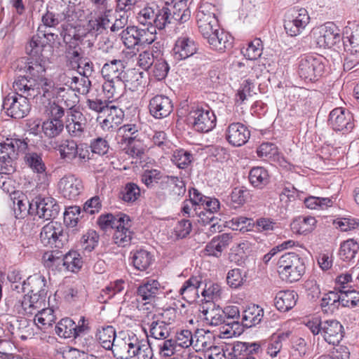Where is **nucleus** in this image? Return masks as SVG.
I'll list each match as a JSON object with an SVG mask.
<instances>
[{
  "label": "nucleus",
  "mask_w": 359,
  "mask_h": 359,
  "mask_svg": "<svg viewBox=\"0 0 359 359\" xmlns=\"http://www.w3.org/2000/svg\"><path fill=\"white\" fill-rule=\"evenodd\" d=\"M125 67L124 62L117 59L107 60L103 65L101 69L104 79L102 88L109 98H116L121 95V90L125 86Z\"/></svg>",
  "instance_id": "obj_1"
},
{
  "label": "nucleus",
  "mask_w": 359,
  "mask_h": 359,
  "mask_svg": "<svg viewBox=\"0 0 359 359\" xmlns=\"http://www.w3.org/2000/svg\"><path fill=\"white\" fill-rule=\"evenodd\" d=\"M27 142L19 138L6 139L0 143V173L10 175L16 170V161L20 153H25Z\"/></svg>",
  "instance_id": "obj_2"
},
{
  "label": "nucleus",
  "mask_w": 359,
  "mask_h": 359,
  "mask_svg": "<svg viewBox=\"0 0 359 359\" xmlns=\"http://www.w3.org/2000/svg\"><path fill=\"white\" fill-rule=\"evenodd\" d=\"M306 325L313 335L320 334L330 344L337 345L344 337V327L337 320H322L319 317H314Z\"/></svg>",
  "instance_id": "obj_3"
},
{
  "label": "nucleus",
  "mask_w": 359,
  "mask_h": 359,
  "mask_svg": "<svg viewBox=\"0 0 359 359\" xmlns=\"http://www.w3.org/2000/svg\"><path fill=\"white\" fill-rule=\"evenodd\" d=\"M277 269L283 280L293 283L301 279L306 267L302 257L294 252H287L279 258Z\"/></svg>",
  "instance_id": "obj_4"
},
{
  "label": "nucleus",
  "mask_w": 359,
  "mask_h": 359,
  "mask_svg": "<svg viewBox=\"0 0 359 359\" xmlns=\"http://www.w3.org/2000/svg\"><path fill=\"white\" fill-rule=\"evenodd\" d=\"M328 62L322 55H304L299 61L298 74L306 81H317L325 73Z\"/></svg>",
  "instance_id": "obj_5"
},
{
  "label": "nucleus",
  "mask_w": 359,
  "mask_h": 359,
  "mask_svg": "<svg viewBox=\"0 0 359 359\" xmlns=\"http://www.w3.org/2000/svg\"><path fill=\"white\" fill-rule=\"evenodd\" d=\"M176 318V311L175 309L170 308L164 311L159 316H154L151 320L146 324L147 328L144 331L147 337H152L158 340H164L168 339L171 333V324Z\"/></svg>",
  "instance_id": "obj_6"
},
{
  "label": "nucleus",
  "mask_w": 359,
  "mask_h": 359,
  "mask_svg": "<svg viewBox=\"0 0 359 359\" xmlns=\"http://www.w3.org/2000/svg\"><path fill=\"white\" fill-rule=\"evenodd\" d=\"M55 149L59 152L60 158L65 161L78 159L79 162L84 163L90 158L88 144L84 143L78 144L73 140H62L57 142Z\"/></svg>",
  "instance_id": "obj_7"
},
{
  "label": "nucleus",
  "mask_w": 359,
  "mask_h": 359,
  "mask_svg": "<svg viewBox=\"0 0 359 359\" xmlns=\"http://www.w3.org/2000/svg\"><path fill=\"white\" fill-rule=\"evenodd\" d=\"M311 36L313 43L319 48H332L341 40V32L332 22L313 29Z\"/></svg>",
  "instance_id": "obj_8"
},
{
  "label": "nucleus",
  "mask_w": 359,
  "mask_h": 359,
  "mask_svg": "<svg viewBox=\"0 0 359 359\" xmlns=\"http://www.w3.org/2000/svg\"><path fill=\"white\" fill-rule=\"evenodd\" d=\"M29 211L30 215H38L39 218L49 220L58 216L60 208L53 197L39 195L30 202Z\"/></svg>",
  "instance_id": "obj_9"
},
{
  "label": "nucleus",
  "mask_w": 359,
  "mask_h": 359,
  "mask_svg": "<svg viewBox=\"0 0 359 359\" xmlns=\"http://www.w3.org/2000/svg\"><path fill=\"white\" fill-rule=\"evenodd\" d=\"M164 287L157 279L146 278L137 287L135 295L138 303L154 305L163 294Z\"/></svg>",
  "instance_id": "obj_10"
},
{
  "label": "nucleus",
  "mask_w": 359,
  "mask_h": 359,
  "mask_svg": "<svg viewBox=\"0 0 359 359\" xmlns=\"http://www.w3.org/2000/svg\"><path fill=\"white\" fill-rule=\"evenodd\" d=\"M215 6L205 2L202 4L196 13L198 28L203 37L209 36L213 31L219 29V24L215 13Z\"/></svg>",
  "instance_id": "obj_11"
},
{
  "label": "nucleus",
  "mask_w": 359,
  "mask_h": 359,
  "mask_svg": "<svg viewBox=\"0 0 359 359\" xmlns=\"http://www.w3.org/2000/svg\"><path fill=\"white\" fill-rule=\"evenodd\" d=\"M39 238L44 246L50 248H62L67 241L62 224L54 222L48 223L41 229Z\"/></svg>",
  "instance_id": "obj_12"
},
{
  "label": "nucleus",
  "mask_w": 359,
  "mask_h": 359,
  "mask_svg": "<svg viewBox=\"0 0 359 359\" xmlns=\"http://www.w3.org/2000/svg\"><path fill=\"white\" fill-rule=\"evenodd\" d=\"M189 116L193 119V126L196 131L208 133L216 126V116L208 106L192 108Z\"/></svg>",
  "instance_id": "obj_13"
},
{
  "label": "nucleus",
  "mask_w": 359,
  "mask_h": 359,
  "mask_svg": "<svg viewBox=\"0 0 359 359\" xmlns=\"http://www.w3.org/2000/svg\"><path fill=\"white\" fill-rule=\"evenodd\" d=\"M310 17L305 8L293 9L286 16L284 20V28L290 36L300 34L309 23Z\"/></svg>",
  "instance_id": "obj_14"
},
{
  "label": "nucleus",
  "mask_w": 359,
  "mask_h": 359,
  "mask_svg": "<svg viewBox=\"0 0 359 359\" xmlns=\"http://www.w3.org/2000/svg\"><path fill=\"white\" fill-rule=\"evenodd\" d=\"M2 107L5 113L13 118H24L31 109L29 100L15 94H8L4 98Z\"/></svg>",
  "instance_id": "obj_15"
},
{
  "label": "nucleus",
  "mask_w": 359,
  "mask_h": 359,
  "mask_svg": "<svg viewBox=\"0 0 359 359\" xmlns=\"http://www.w3.org/2000/svg\"><path fill=\"white\" fill-rule=\"evenodd\" d=\"M65 126L67 133L72 138L83 139L88 133L87 118L80 111H68Z\"/></svg>",
  "instance_id": "obj_16"
},
{
  "label": "nucleus",
  "mask_w": 359,
  "mask_h": 359,
  "mask_svg": "<svg viewBox=\"0 0 359 359\" xmlns=\"http://www.w3.org/2000/svg\"><path fill=\"white\" fill-rule=\"evenodd\" d=\"M159 188L164 191L158 194V197L161 200H165L167 195L174 200H180L187 190L186 183L182 178L168 175H165L163 181L160 182Z\"/></svg>",
  "instance_id": "obj_17"
},
{
  "label": "nucleus",
  "mask_w": 359,
  "mask_h": 359,
  "mask_svg": "<svg viewBox=\"0 0 359 359\" xmlns=\"http://www.w3.org/2000/svg\"><path fill=\"white\" fill-rule=\"evenodd\" d=\"M198 45L194 39L187 34H182L175 40L171 54L175 61L184 60L197 53Z\"/></svg>",
  "instance_id": "obj_18"
},
{
  "label": "nucleus",
  "mask_w": 359,
  "mask_h": 359,
  "mask_svg": "<svg viewBox=\"0 0 359 359\" xmlns=\"http://www.w3.org/2000/svg\"><path fill=\"white\" fill-rule=\"evenodd\" d=\"M328 123L335 131L349 133L354 128L352 114L342 107H337L330 111Z\"/></svg>",
  "instance_id": "obj_19"
},
{
  "label": "nucleus",
  "mask_w": 359,
  "mask_h": 359,
  "mask_svg": "<svg viewBox=\"0 0 359 359\" xmlns=\"http://www.w3.org/2000/svg\"><path fill=\"white\" fill-rule=\"evenodd\" d=\"M140 341L133 333L124 335L123 337H118L114 349H112L114 356L117 359H133Z\"/></svg>",
  "instance_id": "obj_20"
},
{
  "label": "nucleus",
  "mask_w": 359,
  "mask_h": 359,
  "mask_svg": "<svg viewBox=\"0 0 359 359\" xmlns=\"http://www.w3.org/2000/svg\"><path fill=\"white\" fill-rule=\"evenodd\" d=\"M46 299L40 295H34L28 292L22 299H19L14 306V310L19 315L30 316L44 307Z\"/></svg>",
  "instance_id": "obj_21"
},
{
  "label": "nucleus",
  "mask_w": 359,
  "mask_h": 359,
  "mask_svg": "<svg viewBox=\"0 0 359 359\" xmlns=\"http://www.w3.org/2000/svg\"><path fill=\"white\" fill-rule=\"evenodd\" d=\"M149 114L156 119L168 117L173 110V104L169 97L156 95L149 102Z\"/></svg>",
  "instance_id": "obj_22"
},
{
  "label": "nucleus",
  "mask_w": 359,
  "mask_h": 359,
  "mask_svg": "<svg viewBox=\"0 0 359 359\" xmlns=\"http://www.w3.org/2000/svg\"><path fill=\"white\" fill-rule=\"evenodd\" d=\"M83 186L81 179L74 175H67L58 182L61 195L69 200L76 199L81 193Z\"/></svg>",
  "instance_id": "obj_23"
},
{
  "label": "nucleus",
  "mask_w": 359,
  "mask_h": 359,
  "mask_svg": "<svg viewBox=\"0 0 359 359\" xmlns=\"http://www.w3.org/2000/svg\"><path fill=\"white\" fill-rule=\"evenodd\" d=\"M227 142L233 147L245 144L250 137V132L243 123L236 122L229 125L225 132Z\"/></svg>",
  "instance_id": "obj_24"
},
{
  "label": "nucleus",
  "mask_w": 359,
  "mask_h": 359,
  "mask_svg": "<svg viewBox=\"0 0 359 359\" xmlns=\"http://www.w3.org/2000/svg\"><path fill=\"white\" fill-rule=\"evenodd\" d=\"M222 310L225 319V325L221 327L220 332L224 334V337L229 338L236 334L240 312L238 307L236 306H228Z\"/></svg>",
  "instance_id": "obj_25"
},
{
  "label": "nucleus",
  "mask_w": 359,
  "mask_h": 359,
  "mask_svg": "<svg viewBox=\"0 0 359 359\" xmlns=\"http://www.w3.org/2000/svg\"><path fill=\"white\" fill-rule=\"evenodd\" d=\"M34 80H31L28 76H18L13 83L15 95L25 97L29 100L39 96V90L36 88Z\"/></svg>",
  "instance_id": "obj_26"
},
{
  "label": "nucleus",
  "mask_w": 359,
  "mask_h": 359,
  "mask_svg": "<svg viewBox=\"0 0 359 359\" xmlns=\"http://www.w3.org/2000/svg\"><path fill=\"white\" fill-rule=\"evenodd\" d=\"M209 43L210 48L219 52H224L232 47L233 38L224 29L219 27L217 31H213L209 36H203Z\"/></svg>",
  "instance_id": "obj_27"
},
{
  "label": "nucleus",
  "mask_w": 359,
  "mask_h": 359,
  "mask_svg": "<svg viewBox=\"0 0 359 359\" xmlns=\"http://www.w3.org/2000/svg\"><path fill=\"white\" fill-rule=\"evenodd\" d=\"M131 220L127 215L116 226L113 235L114 243L121 247H126L130 244L133 232L130 230Z\"/></svg>",
  "instance_id": "obj_28"
},
{
  "label": "nucleus",
  "mask_w": 359,
  "mask_h": 359,
  "mask_svg": "<svg viewBox=\"0 0 359 359\" xmlns=\"http://www.w3.org/2000/svg\"><path fill=\"white\" fill-rule=\"evenodd\" d=\"M76 18V14L69 7H67L61 13L47 11L41 17L42 26L55 27L62 22L74 21Z\"/></svg>",
  "instance_id": "obj_29"
},
{
  "label": "nucleus",
  "mask_w": 359,
  "mask_h": 359,
  "mask_svg": "<svg viewBox=\"0 0 359 359\" xmlns=\"http://www.w3.org/2000/svg\"><path fill=\"white\" fill-rule=\"evenodd\" d=\"M341 39L346 51L359 53V25L348 23L344 28Z\"/></svg>",
  "instance_id": "obj_30"
},
{
  "label": "nucleus",
  "mask_w": 359,
  "mask_h": 359,
  "mask_svg": "<svg viewBox=\"0 0 359 359\" xmlns=\"http://www.w3.org/2000/svg\"><path fill=\"white\" fill-rule=\"evenodd\" d=\"M27 287L28 292L34 295H40L46 299L47 293V286L46 278L41 274L36 273L27 278V280L23 281L22 285V292H25Z\"/></svg>",
  "instance_id": "obj_31"
},
{
  "label": "nucleus",
  "mask_w": 359,
  "mask_h": 359,
  "mask_svg": "<svg viewBox=\"0 0 359 359\" xmlns=\"http://www.w3.org/2000/svg\"><path fill=\"white\" fill-rule=\"evenodd\" d=\"M232 236L229 233H222L214 237L205 248V254L208 256L219 257L222 252L229 247L232 242Z\"/></svg>",
  "instance_id": "obj_32"
},
{
  "label": "nucleus",
  "mask_w": 359,
  "mask_h": 359,
  "mask_svg": "<svg viewBox=\"0 0 359 359\" xmlns=\"http://www.w3.org/2000/svg\"><path fill=\"white\" fill-rule=\"evenodd\" d=\"M44 38L45 31L41 30V26H39L36 33L31 37L25 46L27 54L33 57L40 59L46 46V40Z\"/></svg>",
  "instance_id": "obj_33"
},
{
  "label": "nucleus",
  "mask_w": 359,
  "mask_h": 359,
  "mask_svg": "<svg viewBox=\"0 0 359 359\" xmlns=\"http://www.w3.org/2000/svg\"><path fill=\"white\" fill-rule=\"evenodd\" d=\"M201 283V276H192L184 282L179 290V294L185 301L192 302L199 297L198 288Z\"/></svg>",
  "instance_id": "obj_34"
},
{
  "label": "nucleus",
  "mask_w": 359,
  "mask_h": 359,
  "mask_svg": "<svg viewBox=\"0 0 359 359\" xmlns=\"http://www.w3.org/2000/svg\"><path fill=\"white\" fill-rule=\"evenodd\" d=\"M80 26L77 25L76 18L74 21H65L62 25L60 36L63 41L69 45L78 46V41L81 39L79 33Z\"/></svg>",
  "instance_id": "obj_35"
},
{
  "label": "nucleus",
  "mask_w": 359,
  "mask_h": 359,
  "mask_svg": "<svg viewBox=\"0 0 359 359\" xmlns=\"http://www.w3.org/2000/svg\"><path fill=\"white\" fill-rule=\"evenodd\" d=\"M297 299V293L293 290L280 291L275 297V306L281 312L288 311L296 305Z\"/></svg>",
  "instance_id": "obj_36"
},
{
  "label": "nucleus",
  "mask_w": 359,
  "mask_h": 359,
  "mask_svg": "<svg viewBox=\"0 0 359 359\" xmlns=\"http://www.w3.org/2000/svg\"><path fill=\"white\" fill-rule=\"evenodd\" d=\"M96 339L100 345L106 350L114 349L117 339L116 330L113 326L107 325L99 328L96 332Z\"/></svg>",
  "instance_id": "obj_37"
},
{
  "label": "nucleus",
  "mask_w": 359,
  "mask_h": 359,
  "mask_svg": "<svg viewBox=\"0 0 359 359\" xmlns=\"http://www.w3.org/2000/svg\"><path fill=\"white\" fill-rule=\"evenodd\" d=\"M57 102L64 105L69 111H78L75 107L79 102V97L72 88L59 87L57 95Z\"/></svg>",
  "instance_id": "obj_38"
},
{
  "label": "nucleus",
  "mask_w": 359,
  "mask_h": 359,
  "mask_svg": "<svg viewBox=\"0 0 359 359\" xmlns=\"http://www.w3.org/2000/svg\"><path fill=\"white\" fill-rule=\"evenodd\" d=\"M264 316V310L258 305L248 306L243 312L242 323L243 326L251 327L259 324Z\"/></svg>",
  "instance_id": "obj_39"
},
{
  "label": "nucleus",
  "mask_w": 359,
  "mask_h": 359,
  "mask_svg": "<svg viewBox=\"0 0 359 359\" xmlns=\"http://www.w3.org/2000/svg\"><path fill=\"white\" fill-rule=\"evenodd\" d=\"M204 319L212 326L225 325L224 312L222 308L210 303L207 308L203 307Z\"/></svg>",
  "instance_id": "obj_40"
},
{
  "label": "nucleus",
  "mask_w": 359,
  "mask_h": 359,
  "mask_svg": "<svg viewBox=\"0 0 359 359\" xmlns=\"http://www.w3.org/2000/svg\"><path fill=\"white\" fill-rule=\"evenodd\" d=\"M340 306H341V295L339 292L330 291L325 294L321 299L320 306L325 313H334L339 309Z\"/></svg>",
  "instance_id": "obj_41"
},
{
  "label": "nucleus",
  "mask_w": 359,
  "mask_h": 359,
  "mask_svg": "<svg viewBox=\"0 0 359 359\" xmlns=\"http://www.w3.org/2000/svg\"><path fill=\"white\" fill-rule=\"evenodd\" d=\"M316 220L313 217L300 216L291 223V229L298 234H307L311 232L316 226Z\"/></svg>",
  "instance_id": "obj_42"
},
{
  "label": "nucleus",
  "mask_w": 359,
  "mask_h": 359,
  "mask_svg": "<svg viewBox=\"0 0 359 359\" xmlns=\"http://www.w3.org/2000/svg\"><path fill=\"white\" fill-rule=\"evenodd\" d=\"M291 335L290 331L273 334L267 342V353L272 358L276 357L283 347V343Z\"/></svg>",
  "instance_id": "obj_43"
},
{
  "label": "nucleus",
  "mask_w": 359,
  "mask_h": 359,
  "mask_svg": "<svg viewBox=\"0 0 359 359\" xmlns=\"http://www.w3.org/2000/svg\"><path fill=\"white\" fill-rule=\"evenodd\" d=\"M131 254L133 266L142 271L147 269L154 261L153 255L146 250H137Z\"/></svg>",
  "instance_id": "obj_44"
},
{
  "label": "nucleus",
  "mask_w": 359,
  "mask_h": 359,
  "mask_svg": "<svg viewBox=\"0 0 359 359\" xmlns=\"http://www.w3.org/2000/svg\"><path fill=\"white\" fill-rule=\"evenodd\" d=\"M249 180L254 187L262 189L269 182V175L264 168L254 167L250 171Z\"/></svg>",
  "instance_id": "obj_45"
},
{
  "label": "nucleus",
  "mask_w": 359,
  "mask_h": 359,
  "mask_svg": "<svg viewBox=\"0 0 359 359\" xmlns=\"http://www.w3.org/2000/svg\"><path fill=\"white\" fill-rule=\"evenodd\" d=\"M172 23L171 8L167 3L158 5L155 16V27L159 29H164L168 24Z\"/></svg>",
  "instance_id": "obj_46"
},
{
  "label": "nucleus",
  "mask_w": 359,
  "mask_h": 359,
  "mask_svg": "<svg viewBox=\"0 0 359 359\" xmlns=\"http://www.w3.org/2000/svg\"><path fill=\"white\" fill-rule=\"evenodd\" d=\"M34 324L41 329L51 326L55 321V316L53 310L49 308L42 307L35 313Z\"/></svg>",
  "instance_id": "obj_47"
},
{
  "label": "nucleus",
  "mask_w": 359,
  "mask_h": 359,
  "mask_svg": "<svg viewBox=\"0 0 359 359\" xmlns=\"http://www.w3.org/2000/svg\"><path fill=\"white\" fill-rule=\"evenodd\" d=\"M25 164L34 172L39 174L45 172L46 167L42 159V154L37 152L25 153Z\"/></svg>",
  "instance_id": "obj_48"
},
{
  "label": "nucleus",
  "mask_w": 359,
  "mask_h": 359,
  "mask_svg": "<svg viewBox=\"0 0 359 359\" xmlns=\"http://www.w3.org/2000/svg\"><path fill=\"white\" fill-rule=\"evenodd\" d=\"M67 65L81 73V62L83 60L82 50L79 46L69 45L65 52Z\"/></svg>",
  "instance_id": "obj_49"
},
{
  "label": "nucleus",
  "mask_w": 359,
  "mask_h": 359,
  "mask_svg": "<svg viewBox=\"0 0 359 359\" xmlns=\"http://www.w3.org/2000/svg\"><path fill=\"white\" fill-rule=\"evenodd\" d=\"M359 251V243L353 238L348 239L340 245L339 256L345 262L351 261Z\"/></svg>",
  "instance_id": "obj_50"
},
{
  "label": "nucleus",
  "mask_w": 359,
  "mask_h": 359,
  "mask_svg": "<svg viewBox=\"0 0 359 359\" xmlns=\"http://www.w3.org/2000/svg\"><path fill=\"white\" fill-rule=\"evenodd\" d=\"M125 215L126 214L122 212L116 215L111 213L103 214L98 217L97 223L103 231H107L109 229H115L116 226H118V224L125 217Z\"/></svg>",
  "instance_id": "obj_51"
},
{
  "label": "nucleus",
  "mask_w": 359,
  "mask_h": 359,
  "mask_svg": "<svg viewBox=\"0 0 359 359\" xmlns=\"http://www.w3.org/2000/svg\"><path fill=\"white\" fill-rule=\"evenodd\" d=\"M158 4L154 2L147 4L138 13V22L144 25L155 26V16Z\"/></svg>",
  "instance_id": "obj_52"
},
{
  "label": "nucleus",
  "mask_w": 359,
  "mask_h": 359,
  "mask_svg": "<svg viewBox=\"0 0 359 359\" xmlns=\"http://www.w3.org/2000/svg\"><path fill=\"white\" fill-rule=\"evenodd\" d=\"M39 90V95L42 96L48 100H50L57 95L59 87L55 86L54 81L48 78L41 79L36 85Z\"/></svg>",
  "instance_id": "obj_53"
},
{
  "label": "nucleus",
  "mask_w": 359,
  "mask_h": 359,
  "mask_svg": "<svg viewBox=\"0 0 359 359\" xmlns=\"http://www.w3.org/2000/svg\"><path fill=\"white\" fill-rule=\"evenodd\" d=\"M76 323L69 318H62L55 327V332L60 337L65 339H76L75 329Z\"/></svg>",
  "instance_id": "obj_54"
},
{
  "label": "nucleus",
  "mask_w": 359,
  "mask_h": 359,
  "mask_svg": "<svg viewBox=\"0 0 359 359\" xmlns=\"http://www.w3.org/2000/svg\"><path fill=\"white\" fill-rule=\"evenodd\" d=\"M65 123L62 120L48 119L42 124V130L49 138L59 136L63 131Z\"/></svg>",
  "instance_id": "obj_55"
},
{
  "label": "nucleus",
  "mask_w": 359,
  "mask_h": 359,
  "mask_svg": "<svg viewBox=\"0 0 359 359\" xmlns=\"http://www.w3.org/2000/svg\"><path fill=\"white\" fill-rule=\"evenodd\" d=\"M25 72L29 79L34 80L35 83L41 81V79L46 78V68L36 58V60L29 62L25 66Z\"/></svg>",
  "instance_id": "obj_56"
},
{
  "label": "nucleus",
  "mask_w": 359,
  "mask_h": 359,
  "mask_svg": "<svg viewBox=\"0 0 359 359\" xmlns=\"http://www.w3.org/2000/svg\"><path fill=\"white\" fill-rule=\"evenodd\" d=\"M121 39L123 44L128 48L140 46L139 27L135 26L128 27L121 33Z\"/></svg>",
  "instance_id": "obj_57"
},
{
  "label": "nucleus",
  "mask_w": 359,
  "mask_h": 359,
  "mask_svg": "<svg viewBox=\"0 0 359 359\" xmlns=\"http://www.w3.org/2000/svg\"><path fill=\"white\" fill-rule=\"evenodd\" d=\"M82 264V258L77 251H69L62 257V265L72 272L78 271Z\"/></svg>",
  "instance_id": "obj_58"
},
{
  "label": "nucleus",
  "mask_w": 359,
  "mask_h": 359,
  "mask_svg": "<svg viewBox=\"0 0 359 359\" xmlns=\"http://www.w3.org/2000/svg\"><path fill=\"white\" fill-rule=\"evenodd\" d=\"M260 351L261 346L258 343L238 342L233 346V353H229V359H238V355L243 353H259Z\"/></svg>",
  "instance_id": "obj_59"
},
{
  "label": "nucleus",
  "mask_w": 359,
  "mask_h": 359,
  "mask_svg": "<svg viewBox=\"0 0 359 359\" xmlns=\"http://www.w3.org/2000/svg\"><path fill=\"white\" fill-rule=\"evenodd\" d=\"M304 203L305 206L309 209L323 210L332 206L334 203V198L309 196L304 200Z\"/></svg>",
  "instance_id": "obj_60"
},
{
  "label": "nucleus",
  "mask_w": 359,
  "mask_h": 359,
  "mask_svg": "<svg viewBox=\"0 0 359 359\" xmlns=\"http://www.w3.org/2000/svg\"><path fill=\"white\" fill-rule=\"evenodd\" d=\"M165 175L159 170L147 169L141 175V181L147 188H152L155 184H160Z\"/></svg>",
  "instance_id": "obj_61"
},
{
  "label": "nucleus",
  "mask_w": 359,
  "mask_h": 359,
  "mask_svg": "<svg viewBox=\"0 0 359 359\" xmlns=\"http://www.w3.org/2000/svg\"><path fill=\"white\" fill-rule=\"evenodd\" d=\"M140 127L135 123H128L122 126L118 130V135H121V142H128L139 138Z\"/></svg>",
  "instance_id": "obj_62"
},
{
  "label": "nucleus",
  "mask_w": 359,
  "mask_h": 359,
  "mask_svg": "<svg viewBox=\"0 0 359 359\" xmlns=\"http://www.w3.org/2000/svg\"><path fill=\"white\" fill-rule=\"evenodd\" d=\"M350 287L347 290H340L341 306L354 308L359 306V292Z\"/></svg>",
  "instance_id": "obj_63"
},
{
  "label": "nucleus",
  "mask_w": 359,
  "mask_h": 359,
  "mask_svg": "<svg viewBox=\"0 0 359 359\" xmlns=\"http://www.w3.org/2000/svg\"><path fill=\"white\" fill-rule=\"evenodd\" d=\"M171 161L179 168L184 169L192 162L193 155L183 149H176L173 151Z\"/></svg>",
  "instance_id": "obj_64"
}]
</instances>
